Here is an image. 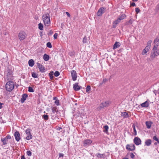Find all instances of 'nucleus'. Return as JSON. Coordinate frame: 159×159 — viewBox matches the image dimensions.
I'll return each mask as SVG.
<instances>
[{"instance_id": "obj_29", "label": "nucleus", "mask_w": 159, "mask_h": 159, "mask_svg": "<svg viewBox=\"0 0 159 159\" xmlns=\"http://www.w3.org/2000/svg\"><path fill=\"white\" fill-rule=\"evenodd\" d=\"M57 107H52V111L53 113H54L55 112H57L58 110L57 109Z\"/></svg>"}, {"instance_id": "obj_58", "label": "nucleus", "mask_w": 159, "mask_h": 159, "mask_svg": "<svg viewBox=\"0 0 159 159\" xmlns=\"http://www.w3.org/2000/svg\"><path fill=\"white\" fill-rule=\"evenodd\" d=\"M50 33L51 34H52V30H50Z\"/></svg>"}, {"instance_id": "obj_50", "label": "nucleus", "mask_w": 159, "mask_h": 159, "mask_svg": "<svg viewBox=\"0 0 159 159\" xmlns=\"http://www.w3.org/2000/svg\"><path fill=\"white\" fill-rule=\"evenodd\" d=\"M5 138H6L7 139H11V137L10 135H8L6 137H5Z\"/></svg>"}, {"instance_id": "obj_46", "label": "nucleus", "mask_w": 159, "mask_h": 159, "mask_svg": "<svg viewBox=\"0 0 159 159\" xmlns=\"http://www.w3.org/2000/svg\"><path fill=\"white\" fill-rule=\"evenodd\" d=\"M130 156L131 158H133L135 157V155L133 153L131 152L130 153Z\"/></svg>"}, {"instance_id": "obj_2", "label": "nucleus", "mask_w": 159, "mask_h": 159, "mask_svg": "<svg viewBox=\"0 0 159 159\" xmlns=\"http://www.w3.org/2000/svg\"><path fill=\"white\" fill-rule=\"evenodd\" d=\"M158 55H159V49H157V47L154 45L150 57L152 59H153Z\"/></svg>"}, {"instance_id": "obj_18", "label": "nucleus", "mask_w": 159, "mask_h": 159, "mask_svg": "<svg viewBox=\"0 0 159 159\" xmlns=\"http://www.w3.org/2000/svg\"><path fill=\"white\" fill-rule=\"evenodd\" d=\"M121 116H123L124 118H127L129 117L128 113L125 112H122L121 113Z\"/></svg>"}, {"instance_id": "obj_7", "label": "nucleus", "mask_w": 159, "mask_h": 159, "mask_svg": "<svg viewBox=\"0 0 159 159\" xmlns=\"http://www.w3.org/2000/svg\"><path fill=\"white\" fill-rule=\"evenodd\" d=\"M71 73L72 80L73 81H75L76 80L77 77V73L76 71L74 70H73L71 71Z\"/></svg>"}, {"instance_id": "obj_24", "label": "nucleus", "mask_w": 159, "mask_h": 159, "mask_svg": "<svg viewBox=\"0 0 159 159\" xmlns=\"http://www.w3.org/2000/svg\"><path fill=\"white\" fill-rule=\"evenodd\" d=\"M133 21L134 20L132 19H130L125 24L126 25H130L133 23Z\"/></svg>"}, {"instance_id": "obj_17", "label": "nucleus", "mask_w": 159, "mask_h": 159, "mask_svg": "<svg viewBox=\"0 0 159 159\" xmlns=\"http://www.w3.org/2000/svg\"><path fill=\"white\" fill-rule=\"evenodd\" d=\"M120 44L119 42H116L113 45V49H115L120 46Z\"/></svg>"}, {"instance_id": "obj_49", "label": "nucleus", "mask_w": 159, "mask_h": 159, "mask_svg": "<svg viewBox=\"0 0 159 159\" xmlns=\"http://www.w3.org/2000/svg\"><path fill=\"white\" fill-rule=\"evenodd\" d=\"M64 156V154L61 153H59V157H63Z\"/></svg>"}, {"instance_id": "obj_20", "label": "nucleus", "mask_w": 159, "mask_h": 159, "mask_svg": "<svg viewBox=\"0 0 159 159\" xmlns=\"http://www.w3.org/2000/svg\"><path fill=\"white\" fill-rule=\"evenodd\" d=\"M43 58L44 61H47L49 60V57L48 55L45 54L43 55Z\"/></svg>"}, {"instance_id": "obj_6", "label": "nucleus", "mask_w": 159, "mask_h": 159, "mask_svg": "<svg viewBox=\"0 0 159 159\" xmlns=\"http://www.w3.org/2000/svg\"><path fill=\"white\" fill-rule=\"evenodd\" d=\"M126 148L130 151H133L135 149V146L133 144H127L126 146Z\"/></svg>"}, {"instance_id": "obj_34", "label": "nucleus", "mask_w": 159, "mask_h": 159, "mask_svg": "<svg viewBox=\"0 0 159 159\" xmlns=\"http://www.w3.org/2000/svg\"><path fill=\"white\" fill-rule=\"evenodd\" d=\"M32 138V136L31 134H29L28 135H27V136L26 138V139L27 140H29L30 139H31Z\"/></svg>"}, {"instance_id": "obj_60", "label": "nucleus", "mask_w": 159, "mask_h": 159, "mask_svg": "<svg viewBox=\"0 0 159 159\" xmlns=\"http://www.w3.org/2000/svg\"><path fill=\"white\" fill-rule=\"evenodd\" d=\"M42 32H40V35L41 36H42V34H42Z\"/></svg>"}, {"instance_id": "obj_37", "label": "nucleus", "mask_w": 159, "mask_h": 159, "mask_svg": "<svg viewBox=\"0 0 159 159\" xmlns=\"http://www.w3.org/2000/svg\"><path fill=\"white\" fill-rule=\"evenodd\" d=\"M87 39L86 36H85L83 39V42L84 43H87Z\"/></svg>"}, {"instance_id": "obj_14", "label": "nucleus", "mask_w": 159, "mask_h": 159, "mask_svg": "<svg viewBox=\"0 0 159 159\" xmlns=\"http://www.w3.org/2000/svg\"><path fill=\"white\" fill-rule=\"evenodd\" d=\"M28 97V95L27 94L25 93L23 94L22 96V98L20 99V101L21 103H23L26 100V98Z\"/></svg>"}, {"instance_id": "obj_36", "label": "nucleus", "mask_w": 159, "mask_h": 159, "mask_svg": "<svg viewBox=\"0 0 159 159\" xmlns=\"http://www.w3.org/2000/svg\"><path fill=\"white\" fill-rule=\"evenodd\" d=\"M28 91L30 92H34V90L31 87L29 86L28 87Z\"/></svg>"}, {"instance_id": "obj_21", "label": "nucleus", "mask_w": 159, "mask_h": 159, "mask_svg": "<svg viewBox=\"0 0 159 159\" xmlns=\"http://www.w3.org/2000/svg\"><path fill=\"white\" fill-rule=\"evenodd\" d=\"M151 143V141L150 139L147 140L145 142V144L147 146H150Z\"/></svg>"}, {"instance_id": "obj_8", "label": "nucleus", "mask_w": 159, "mask_h": 159, "mask_svg": "<svg viewBox=\"0 0 159 159\" xmlns=\"http://www.w3.org/2000/svg\"><path fill=\"white\" fill-rule=\"evenodd\" d=\"M105 8L104 7L100 8L97 12V15L99 16H102V13L104 12Z\"/></svg>"}, {"instance_id": "obj_40", "label": "nucleus", "mask_w": 159, "mask_h": 159, "mask_svg": "<svg viewBox=\"0 0 159 159\" xmlns=\"http://www.w3.org/2000/svg\"><path fill=\"white\" fill-rule=\"evenodd\" d=\"M60 75L59 72L58 71H56L54 73V75L56 77Z\"/></svg>"}, {"instance_id": "obj_11", "label": "nucleus", "mask_w": 159, "mask_h": 159, "mask_svg": "<svg viewBox=\"0 0 159 159\" xmlns=\"http://www.w3.org/2000/svg\"><path fill=\"white\" fill-rule=\"evenodd\" d=\"M37 66L39 67V70L41 72L43 73L45 72L44 67L43 65L39 63H38Z\"/></svg>"}, {"instance_id": "obj_57", "label": "nucleus", "mask_w": 159, "mask_h": 159, "mask_svg": "<svg viewBox=\"0 0 159 159\" xmlns=\"http://www.w3.org/2000/svg\"><path fill=\"white\" fill-rule=\"evenodd\" d=\"M53 100L56 101V100L58 99L57 97H54L53 98Z\"/></svg>"}, {"instance_id": "obj_59", "label": "nucleus", "mask_w": 159, "mask_h": 159, "mask_svg": "<svg viewBox=\"0 0 159 159\" xmlns=\"http://www.w3.org/2000/svg\"><path fill=\"white\" fill-rule=\"evenodd\" d=\"M134 2H136L138 1V0H132Z\"/></svg>"}, {"instance_id": "obj_48", "label": "nucleus", "mask_w": 159, "mask_h": 159, "mask_svg": "<svg viewBox=\"0 0 159 159\" xmlns=\"http://www.w3.org/2000/svg\"><path fill=\"white\" fill-rule=\"evenodd\" d=\"M57 36L58 34L57 33H56L54 34L53 37L55 39H57Z\"/></svg>"}, {"instance_id": "obj_10", "label": "nucleus", "mask_w": 159, "mask_h": 159, "mask_svg": "<svg viewBox=\"0 0 159 159\" xmlns=\"http://www.w3.org/2000/svg\"><path fill=\"white\" fill-rule=\"evenodd\" d=\"M14 136L16 140L18 142L20 139V134L18 131H16L14 133Z\"/></svg>"}, {"instance_id": "obj_62", "label": "nucleus", "mask_w": 159, "mask_h": 159, "mask_svg": "<svg viewBox=\"0 0 159 159\" xmlns=\"http://www.w3.org/2000/svg\"><path fill=\"white\" fill-rule=\"evenodd\" d=\"M129 159L127 158H124V159Z\"/></svg>"}, {"instance_id": "obj_39", "label": "nucleus", "mask_w": 159, "mask_h": 159, "mask_svg": "<svg viewBox=\"0 0 159 159\" xmlns=\"http://www.w3.org/2000/svg\"><path fill=\"white\" fill-rule=\"evenodd\" d=\"M47 46L50 48H52V44L50 42H48L47 43Z\"/></svg>"}, {"instance_id": "obj_19", "label": "nucleus", "mask_w": 159, "mask_h": 159, "mask_svg": "<svg viewBox=\"0 0 159 159\" xmlns=\"http://www.w3.org/2000/svg\"><path fill=\"white\" fill-rule=\"evenodd\" d=\"M29 66L31 67H32L34 65V61L33 59H30L28 61Z\"/></svg>"}, {"instance_id": "obj_44", "label": "nucleus", "mask_w": 159, "mask_h": 159, "mask_svg": "<svg viewBox=\"0 0 159 159\" xmlns=\"http://www.w3.org/2000/svg\"><path fill=\"white\" fill-rule=\"evenodd\" d=\"M26 153L28 156H30L31 155L32 153L30 151H28Z\"/></svg>"}, {"instance_id": "obj_28", "label": "nucleus", "mask_w": 159, "mask_h": 159, "mask_svg": "<svg viewBox=\"0 0 159 159\" xmlns=\"http://www.w3.org/2000/svg\"><path fill=\"white\" fill-rule=\"evenodd\" d=\"M96 156L98 158H102L104 157V155L102 154L98 153L96 154Z\"/></svg>"}, {"instance_id": "obj_54", "label": "nucleus", "mask_w": 159, "mask_h": 159, "mask_svg": "<svg viewBox=\"0 0 159 159\" xmlns=\"http://www.w3.org/2000/svg\"><path fill=\"white\" fill-rule=\"evenodd\" d=\"M3 104V103H1L0 102V109H1L2 107V105Z\"/></svg>"}, {"instance_id": "obj_33", "label": "nucleus", "mask_w": 159, "mask_h": 159, "mask_svg": "<svg viewBox=\"0 0 159 159\" xmlns=\"http://www.w3.org/2000/svg\"><path fill=\"white\" fill-rule=\"evenodd\" d=\"M25 133L27 135L31 134L30 129H26L25 131Z\"/></svg>"}, {"instance_id": "obj_22", "label": "nucleus", "mask_w": 159, "mask_h": 159, "mask_svg": "<svg viewBox=\"0 0 159 159\" xmlns=\"http://www.w3.org/2000/svg\"><path fill=\"white\" fill-rule=\"evenodd\" d=\"M146 125L147 128L150 129L151 126V122L147 121L146 122Z\"/></svg>"}, {"instance_id": "obj_38", "label": "nucleus", "mask_w": 159, "mask_h": 159, "mask_svg": "<svg viewBox=\"0 0 159 159\" xmlns=\"http://www.w3.org/2000/svg\"><path fill=\"white\" fill-rule=\"evenodd\" d=\"M32 76L34 78H37L38 77V75L35 73L33 72L32 73Z\"/></svg>"}, {"instance_id": "obj_45", "label": "nucleus", "mask_w": 159, "mask_h": 159, "mask_svg": "<svg viewBox=\"0 0 159 159\" xmlns=\"http://www.w3.org/2000/svg\"><path fill=\"white\" fill-rule=\"evenodd\" d=\"M153 139L154 140H155L156 141H157L158 143H159V140L156 136H154L153 137Z\"/></svg>"}, {"instance_id": "obj_9", "label": "nucleus", "mask_w": 159, "mask_h": 159, "mask_svg": "<svg viewBox=\"0 0 159 159\" xmlns=\"http://www.w3.org/2000/svg\"><path fill=\"white\" fill-rule=\"evenodd\" d=\"M134 142L136 145H139L141 144V140L138 137H135L134 139Z\"/></svg>"}, {"instance_id": "obj_13", "label": "nucleus", "mask_w": 159, "mask_h": 159, "mask_svg": "<svg viewBox=\"0 0 159 159\" xmlns=\"http://www.w3.org/2000/svg\"><path fill=\"white\" fill-rule=\"evenodd\" d=\"M109 103V102L108 101L103 102L100 104V107L101 108H102L104 107H107L108 106Z\"/></svg>"}, {"instance_id": "obj_25", "label": "nucleus", "mask_w": 159, "mask_h": 159, "mask_svg": "<svg viewBox=\"0 0 159 159\" xmlns=\"http://www.w3.org/2000/svg\"><path fill=\"white\" fill-rule=\"evenodd\" d=\"M39 29L42 30L43 29V24L41 23H40L38 24Z\"/></svg>"}, {"instance_id": "obj_53", "label": "nucleus", "mask_w": 159, "mask_h": 159, "mask_svg": "<svg viewBox=\"0 0 159 159\" xmlns=\"http://www.w3.org/2000/svg\"><path fill=\"white\" fill-rule=\"evenodd\" d=\"M116 20L118 23H119L121 21L120 20V19H119L118 18V19L117 20Z\"/></svg>"}, {"instance_id": "obj_12", "label": "nucleus", "mask_w": 159, "mask_h": 159, "mask_svg": "<svg viewBox=\"0 0 159 159\" xmlns=\"http://www.w3.org/2000/svg\"><path fill=\"white\" fill-rule=\"evenodd\" d=\"M78 84V83H75L73 85L74 89L75 91L79 90L81 88V86H79Z\"/></svg>"}, {"instance_id": "obj_55", "label": "nucleus", "mask_w": 159, "mask_h": 159, "mask_svg": "<svg viewBox=\"0 0 159 159\" xmlns=\"http://www.w3.org/2000/svg\"><path fill=\"white\" fill-rule=\"evenodd\" d=\"M62 129V128L61 127H58L57 128V130H58L59 131H60V130L61 129Z\"/></svg>"}, {"instance_id": "obj_15", "label": "nucleus", "mask_w": 159, "mask_h": 159, "mask_svg": "<svg viewBox=\"0 0 159 159\" xmlns=\"http://www.w3.org/2000/svg\"><path fill=\"white\" fill-rule=\"evenodd\" d=\"M92 141L90 139H86L84 141V144L85 145H88L91 144Z\"/></svg>"}, {"instance_id": "obj_43", "label": "nucleus", "mask_w": 159, "mask_h": 159, "mask_svg": "<svg viewBox=\"0 0 159 159\" xmlns=\"http://www.w3.org/2000/svg\"><path fill=\"white\" fill-rule=\"evenodd\" d=\"M55 104L57 106L59 105V101L58 100H56L54 102Z\"/></svg>"}, {"instance_id": "obj_23", "label": "nucleus", "mask_w": 159, "mask_h": 159, "mask_svg": "<svg viewBox=\"0 0 159 159\" xmlns=\"http://www.w3.org/2000/svg\"><path fill=\"white\" fill-rule=\"evenodd\" d=\"M132 127L133 128V130L134 133V136H136L137 135V131L136 129L135 125L134 124H133V125Z\"/></svg>"}, {"instance_id": "obj_5", "label": "nucleus", "mask_w": 159, "mask_h": 159, "mask_svg": "<svg viewBox=\"0 0 159 159\" xmlns=\"http://www.w3.org/2000/svg\"><path fill=\"white\" fill-rule=\"evenodd\" d=\"M19 38L20 40L24 39L26 38V35L25 33L24 32H20L19 34Z\"/></svg>"}, {"instance_id": "obj_41", "label": "nucleus", "mask_w": 159, "mask_h": 159, "mask_svg": "<svg viewBox=\"0 0 159 159\" xmlns=\"http://www.w3.org/2000/svg\"><path fill=\"white\" fill-rule=\"evenodd\" d=\"M91 89V87L89 85H88L86 88V92H88Z\"/></svg>"}, {"instance_id": "obj_31", "label": "nucleus", "mask_w": 159, "mask_h": 159, "mask_svg": "<svg viewBox=\"0 0 159 159\" xmlns=\"http://www.w3.org/2000/svg\"><path fill=\"white\" fill-rule=\"evenodd\" d=\"M118 23L116 21V20L113 21V22L112 26L113 28H115L116 26V25Z\"/></svg>"}, {"instance_id": "obj_1", "label": "nucleus", "mask_w": 159, "mask_h": 159, "mask_svg": "<svg viewBox=\"0 0 159 159\" xmlns=\"http://www.w3.org/2000/svg\"><path fill=\"white\" fill-rule=\"evenodd\" d=\"M42 18L44 25L46 26H49L50 25L49 14L48 13H47L43 15Z\"/></svg>"}, {"instance_id": "obj_35", "label": "nucleus", "mask_w": 159, "mask_h": 159, "mask_svg": "<svg viewBox=\"0 0 159 159\" xmlns=\"http://www.w3.org/2000/svg\"><path fill=\"white\" fill-rule=\"evenodd\" d=\"M43 118L44 120H47L48 119V116L47 115H43Z\"/></svg>"}, {"instance_id": "obj_3", "label": "nucleus", "mask_w": 159, "mask_h": 159, "mask_svg": "<svg viewBox=\"0 0 159 159\" xmlns=\"http://www.w3.org/2000/svg\"><path fill=\"white\" fill-rule=\"evenodd\" d=\"M14 85L12 81H9L6 84V88L7 91L10 92L14 89Z\"/></svg>"}, {"instance_id": "obj_32", "label": "nucleus", "mask_w": 159, "mask_h": 159, "mask_svg": "<svg viewBox=\"0 0 159 159\" xmlns=\"http://www.w3.org/2000/svg\"><path fill=\"white\" fill-rule=\"evenodd\" d=\"M109 127L108 125H106L104 126V130H103V131L105 133H107L108 132V129Z\"/></svg>"}, {"instance_id": "obj_61", "label": "nucleus", "mask_w": 159, "mask_h": 159, "mask_svg": "<svg viewBox=\"0 0 159 159\" xmlns=\"http://www.w3.org/2000/svg\"><path fill=\"white\" fill-rule=\"evenodd\" d=\"M157 143H154V145H157Z\"/></svg>"}, {"instance_id": "obj_4", "label": "nucleus", "mask_w": 159, "mask_h": 159, "mask_svg": "<svg viewBox=\"0 0 159 159\" xmlns=\"http://www.w3.org/2000/svg\"><path fill=\"white\" fill-rule=\"evenodd\" d=\"M152 41L151 40H149L147 43V45L145 48L143 50L142 52V54L144 55L146 54L149 50L150 47L151 43H152Z\"/></svg>"}, {"instance_id": "obj_16", "label": "nucleus", "mask_w": 159, "mask_h": 159, "mask_svg": "<svg viewBox=\"0 0 159 159\" xmlns=\"http://www.w3.org/2000/svg\"><path fill=\"white\" fill-rule=\"evenodd\" d=\"M141 106L143 107H148L149 106V103L147 101L141 104Z\"/></svg>"}, {"instance_id": "obj_42", "label": "nucleus", "mask_w": 159, "mask_h": 159, "mask_svg": "<svg viewBox=\"0 0 159 159\" xmlns=\"http://www.w3.org/2000/svg\"><path fill=\"white\" fill-rule=\"evenodd\" d=\"M155 11L157 12L159 11V3L156 6Z\"/></svg>"}, {"instance_id": "obj_52", "label": "nucleus", "mask_w": 159, "mask_h": 159, "mask_svg": "<svg viewBox=\"0 0 159 159\" xmlns=\"http://www.w3.org/2000/svg\"><path fill=\"white\" fill-rule=\"evenodd\" d=\"M66 14L67 15V16L68 17H70V13L68 12H66Z\"/></svg>"}, {"instance_id": "obj_30", "label": "nucleus", "mask_w": 159, "mask_h": 159, "mask_svg": "<svg viewBox=\"0 0 159 159\" xmlns=\"http://www.w3.org/2000/svg\"><path fill=\"white\" fill-rule=\"evenodd\" d=\"M126 17V16L125 14H123L121 16H120L118 18L119 19H120V20H122L124 19Z\"/></svg>"}, {"instance_id": "obj_63", "label": "nucleus", "mask_w": 159, "mask_h": 159, "mask_svg": "<svg viewBox=\"0 0 159 159\" xmlns=\"http://www.w3.org/2000/svg\"><path fill=\"white\" fill-rule=\"evenodd\" d=\"M80 116L82 118V116L81 115H80Z\"/></svg>"}, {"instance_id": "obj_27", "label": "nucleus", "mask_w": 159, "mask_h": 159, "mask_svg": "<svg viewBox=\"0 0 159 159\" xmlns=\"http://www.w3.org/2000/svg\"><path fill=\"white\" fill-rule=\"evenodd\" d=\"M53 72L52 71L50 72L49 74V76L51 80H52L53 78Z\"/></svg>"}, {"instance_id": "obj_51", "label": "nucleus", "mask_w": 159, "mask_h": 159, "mask_svg": "<svg viewBox=\"0 0 159 159\" xmlns=\"http://www.w3.org/2000/svg\"><path fill=\"white\" fill-rule=\"evenodd\" d=\"M136 5L135 4L134 2H132V3L131 4L130 6H132V7H134Z\"/></svg>"}, {"instance_id": "obj_47", "label": "nucleus", "mask_w": 159, "mask_h": 159, "mask_svg": "<svg viewBox=\"0 0 159 159\" xmlns=\"http://www.w3.org/2000/svg\"><path fill=\"white\" fill-rule=\"evenodd\" d=\"M135 11L136 13H138L140 11V9L139 8H136L135 9Z\"/></svg>"}, {"instance_id": "obj_26", "label": "nucleus", "mask_w": 159, "mask_h": 159, "mask_svg": "<svg viewBox=\"0 0 159 159\" xmlns=\"http://www.w3.org/2000/svg\"><path fill=\"white\" fill-rule=\"evenodd\" d=\"M7 139L5 138L1 139L2 142L3 143V144L4 145H6L7 144Z\"/></svg>"}, {"instance_id": "obj_56", "label": "nucleus", "mask_w": 159, "mask_h": 159, "mask_svg": "<svg viewBox=\"0 0 159 159\" xmlns=\"http://www.w3.org/2000/svg\"><path fill=\"white\" fill-rule=\"evenodd\" d=\"M21 159H25V158L24 156H21Z\"/></svg>"}]
</instances>
